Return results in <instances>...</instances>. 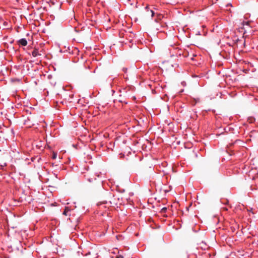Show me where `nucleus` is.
Returning <instances> with one entry per match:
<instances>
[{
  "label": "nucleus",
  "mask_w": 258,
  "mask_h": 258,
  "mask_svg": "<svg viewBox=\"0 0 258 258\" xmlns=\"http://www.w3.org/2000/svg\"><path fill=\"white\" fill-rule=\"evenodd\" d=\"M96 175H93V177H90L89 175V173H87V174L85 175V178L89 182L93 181V180H96Z\"/></svg>",
  "instance_id": "obj_1"
},
{
  "label": "nucleus",
  "mask_w": 258,
  "mask_h": 258,
  "mask_svg": "<svg viewBox=\"0 0 258 258\" xmlns=\"http://www.w3.org/2000/svg\"><path fill=\"white\" fill-rule=\"evenodd\" d=\"M19 44L25 46L27 45V41L25 38H22L18 41Z\"/></svg>",
  "instance_id": "obj_2"
},
{
  "label": "nucleus",
  "mask_w": 258,
  "mask_h": 258,
  "mask_svg": "<svg viewBox=\"0 0 258 258\" xmlns=\"http://www.w3.org/2000/svg\"><path fill=\"white\" fill-rule=\"evenodd\" d=\"M32 55L33 57H37L41 55L38 50V49L35 48L32 52Z\"/></svg>",
  "instance_id": "obj_3"
},
{
  "label": "nucleus",
  "mask_w": 258,
  "mask_h": 258,
  "mask_svg": "<svg viewBox=\"0 0 258 258\" xmlns=\"http://www.w3.org/2000/svg\"><path fill=\"white\" fill-rule=\"evenodd\" d=\"M70 212V210L68 208H66L64 211L63 212V214L65 216L68 215V213Z\"/></svg>",
  "instance_id": "obj_4"
},
{
  "label": "nucleus",
  "mask_w": 258,
  "mask_h": 258,
  "mask_svg": "<svg viewBox=\"0 0 258 258\" xmlns=\"http://www.w3.org/2000/svg\"><path fill=\"white\" fill-rule=\"evenodd\" d=\"M166 211H167V208H166V207H164V208H163L161 209V213H165V212H166Z\"/></svg>",
  "instance_id": "obj_5"
},
{
  "label": "nucleus",
  "mask_w": 258,
  "mask_h": 258,
  "mask_svg": "<svg viewBox=\"0 0 258 258\" xmlns=\"http://www.w3.org/2000/svg\"><path fill=\"white\" fill-rule=\"evenodd\" d=\"M56 157H57V154L53 153V155H52V159H55L56 158Z\"/></svg>",
  "instance_id": "obj_6"
},
{
  "label": "nucleus",
  "mask_w": 258,
  "mask_h": 258,
  "mask_svg": "<svg viewBox=\"0 0 258 258\" xmlns=\"http://www.w3.org/2000/svg\"><path fill=\"white\" fill-rule=\"evenodd\" d=\"M150 12L151 13V16H152V17H153V16H154V14H155L154 11L151 10H150Z\"/></svg>",
  "instance_id": "obj_7"
},
{
  "label": "nucleus",
  "mask_w": 258,
  "mask_h": 258,
  "mask_svg": "<svg viewBox=\"0 0 258 258\" xmlns=\"http://www.w3.org/2000/svg\"><path fill=\"white\" fill-rule=\"evenodd\" d=\"M116 258H123V256L121 255H118Z\"/></svg>",
  "instance_id": "obj_8"
},
{
  "label": "nucleus",
  "mask_w": 258,
  "mask_h": 258,
  "mask_svg": "<svg viewBox=\"0 0 258 258\" xmlns=\"http://www.w3.org/2000/svg\"><path fill=\"white\" fill-rule=\"evenodd\" d=\"M122 70H123V71L124 72L126 73V71H127V69H126V68H123Z\"/></svg>",
  "instance_id": "obj_9"
},
{
  "label": "nucleus",
  "mask_w": 258,
  "mask_h": 258,
  "mask_svg": "<svg viewBox=\"0 0 258 258\" xmlns=\"http://www.w3.org/2000/svg\"><path fill=\"white\" fill-rule=\"evenodd\" d=\"M145 9H146V10H148V9H149V6H146V7H145Z\"/></svg>",
  "instance_id": "obj_10"
},
{
  "label": "nucleus",
  "mask_w": 258,
  "mask_h": 258,
  "mask_svg": "<svg viewBox=\"0 0 258 258\" xmlns=\"http://www.w3.org/2000/svg\"><path fill=\"white\" fill-rule=\"evenodd\" d=\"M35 159V158H32L31 160L32 161H34V160Z\"/></svg>",
  "instance_id": "obj_11"
}]
</instances>
